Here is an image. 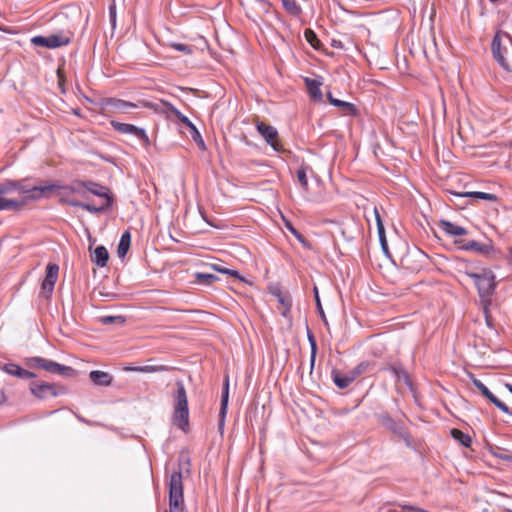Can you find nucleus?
I'll use <instances>...</instances> for the list:
<instances>
[{
    "label": "nucleus",
    "instance_id": "50",
    "mask_svg": "<svg viewBox=\"0 0 512 512\" xmlns=\"http://www.w3.org/2000/svg\"><path fill=\"white\" fill-rule=\"evenodd\" d=\"M327 99L329 101V103L332 105V101L333 100H337L336 98L333 97L332 93H327Z\"/></svg>",
    "mask_w": 512,
    "mask_h": 512
},
{
    "label": "nucleus",
    "instance_id": "13",
    "mask_svg": "<svg viewBox=\"0 0 512 512\" xmlns=\"http://www.w3.org/2000/svg\"><path fill=\"white\" fill-rule=\"evenodd\" d=\"M30 391L39 399H46L49 396L56 397L58 395L56 386L45 382H32L30 384Z\"/></svg>",
    "mask_w": 512,
    "mask_h": 512
},
{
    "label": "nucleus",
    "instance_id": "48",
    "mask_svg": "<svg viewBox=\"0 0 512 512\" xmlns=\"http://www.w3.org/2000/svg\"><path fill=\"white\" fill-rule=\"evenodd\" d=\"M279 301L285 306V309L286 310H289L290 309V303L286 302L285 299L283 297H280L279 298Z\"/></svg>",
    "mask_w": 512,
    "mask_h": 512
},
{
    "label": "nucleus",
    "instance_id": "24",
    "mask_svg": "<svg viewBox=\"0 0 512 512\" xmlns=\"http://www.w3.org/2000/svg\"><path fill=\"white\" fill-rule=\"evenodd\" d=\"M48 44L50 49H55L61 46L68 45L71 41V37L66 34H52L47 36Z\"/></svg>",
    "mask_w": 512,
    "mask_h": 512
},
{
    "label": "nucleus",
    "instance_id": "30",
    "mask_svg": "<svg viewBox=\"0 0 512 512\" xmlns=\"http://www.w3.org/2000/svg\"><path fill=\"white\" fill-rule=\"evenodd\" d=\"M26 204L25 200L18 199H4L0 197V211L15 210Z\"/></svg>",
    "mask_w": 512,
    "mask_h": 512
},
{
    "label": "nucleus",
    "instance_id": "44",
    "mask_svg": "<svg viewBox=\"0 0 512 512\" xmlns=\"http://www.w3.org/2000/svg\"><path fill=\"white\" fill-rule=\"evenodd\" d=\"M285 226L289 232H291L300 242H304L303 236L294 228L290 222H286Z\"/></svg>",
    "mask_w": 512,
    "mask_h": 512
},
{
    "label": "nucleus",
    "instance_id": "36",
    "mask_svg": "<svg viewBox=\"0 0 512 512\" xmlns=\"http://www.w3.org/2000/svg\"><path fill=\"white\" fill-rule=\"evenodd\" d=\"M169 46L185 55H190L193 53V47L187 44L171 42Z\"/></svg>",
    "mask_w": 512,
    "mask_h": 512
},
{
    "label": "nucleus",
    "instance_id": "3",
    "mask_svg": "<svg viewBox=\"0 0 512 512\" xmlns=\"http://www.w3.org/2000/svg\"><path fill=\"white\" fill-rule=\"evenodd\" d=\"M466 275L471 278L478 290V294L484 303V314L487 321V324L489 323V316H488V305L490 304V298L493 295L495 288H496V282H495V275L490 269L483 268L480 272H465Z\"/></svg>",
    "mask_w": 512,
    "mask_h": 512
},
{
    "label": "nucleus",
    "instance_id": "28",
    "mask_svg": "<svg viewBox=\"0 0 512 512\" xmlns=\"http://www.w3.org/2000/svg\"><path fill=\"white\" fill-rule=\"evenodd\" d=\"M458 197H472L476 199L481 200H487L490 202L497 201V196L495 194L486 193V192H479V191H470V192H464V193H455Z\"/></svg>",
    "mask_w": 512,
    "mask_h": 512
},
{
    "label": "nucleus",
    "instance_id": "14",
    "mask_svg": "<svg viewBox=\"0 0 512 512\" xmlns=\"http://www.w3.org/2000/svg\"><path fill=\"white\" fill-rule=\"evenodd\" d=\"M491 50L494 59L500 64L501 67H503L505 70H510L509 65L502 53V47H501V36L500 33H497L491 43Z\"/></svg>",
    "mask_w": 512,
    "mask_h": 512
},
{
    "label": "nucleus",
    "instance_id": "27",
    "mask_svg": "<svg viewBox=\"0 0 512 512\" xmlns=\"http://www.w3.org/2000/svg\"><path fill=\"white\" fill-rule=\"evenodd\" d=\"M381 424L387 429L391 430L393 433L401 434V426L396 421H394L387 413H382L378 416Z\"/></svg>",
    "mask_w": 512,
    "mask_h": 512
},
{
    "label": "nucleus",
    "instance_id": "52",
    "mask_svg": "<svg viewBox=\"0 0 512 512\" xmlns=\"http://www.w3.org/2000/svg\"><path fill=\"white\" fill-rule=\"evenodd\" d=\"M503 36L507 38L512 44V37L508 33H504Z\"/></svg>",
    "mask_w": 512,
    "mask_h": 512
},
{
    "label": "nucleus",
    "instance_id": "47",
    "mask_svg": "<svg viewBox=\"0 0 512 512\" xmlns=\"http://www.w3.org/2000/svg\"><path fill=\"white\" fill-rule=\"evenodd\" d=\"M315 292H316V302H317V307H318V310H319V313L321 315V318L323 319V321L326 322V318H325V314H324V311L322 309V306L320 304V300H319V297H318V294H317V289H315Z\"/></svg>",
    "mask_w": 512,
    "mask_h": 512
},
{
    "label": "nucleus",
    "instance_id": "5",
    "mask_svg": "<svg viewBox=\"0 0 512 512\" xmlns=\"http://www.w3.org/2000/svg\"><path fill=\"white\" fill-rule=\"evenodd\" d=\"M169 487V509L166 512H184V493H183V476L182 464L178 471L171 474L168 483Z\"/></svg>",
    "mask_w": 512,
    "mask_h": 512
},
{
    "label": "nucleus",
    "instance_id": "18",
    "mask_svg": "<svg viewBox=\"0 0 512 512\" xmlns=\"http://www.w3.org/2000/svg\"><path fill=\"white\" fill-rule=\"evenodd\" d=\"M374 214H375V220H376L378 237H379V242H380L381 248H382L383 252L386 255H388L389 249H388V243H387V239H386V235H385V228H384L381 216L376 207L374 208Z\"/></svg>",
    "mask_w": 512,
    "mask_h": 512
},
{
    "label": "nucleus",
    "instance_id": "51",
    "mask_svg": "<svg viewBox=\"0 0 512 512\" xmlns=\"http://www.w3.org/2000/svg\"><path fill=\"white\" fill-rule=\"evenodd\" d=\"M104 296L109 298V299H114L116 297V294H114V293H107Z\"/></svg>",
    "mask_w": 512,
    "mask_h": 512
},
{
    "label": "nucleus",
    "instance_id": "25",
    "mask_svg": "<svg viewBox=\"0 0 512 512\" xmlns=\"http://www.w3.org/2000/svg\"><path fill=\"white\" fill-rule=\"evenodd\" d=\"M463 250L466 251H475L480 254H489L492 251V246L489 244L480 243L477 241H469L468 243L462 246Z\"/></svg>",
    "mask_w": 512,
    "mask_h": 512
},
{
    "label": "nucleus",
    "instance_id": "21",
    "mask_svg": "<svg viewBox=\"0 0 512 512\" xmlns=\"http://www.w3.org/2000/svg\"><path fill=\"white\" fill-rule=\"evenodd\" d=\"M89 378L94 384L102 386H109L113 380L109 373L100 370L91 371Z\"/></svg>",
    "mask_w": 512,
    "mask_h": 512
},
{
    "label": "nucleus",
    "instance_id": "53",
    "mask_svg": "<svg viewBox=\"0 0 512 512\" xmlns=\"http://www.w3.org/2000/svg\"><path fill=\"white\" fill-rule=\"evenodd\" d=\"M505 387L512 393V384H505Z\"/></svg>",
    "mask_w": 512,
    "mask_h": 512
},
{
    "label": "nucleus",
    "instance_id": "45",
    "mask_svg": "<svg viewBox=\"0 0 512 512\" xmlns=\"http://www.w3.org/2000/svg\"><path fill=\"white\" fill-rule=\"evenodd\" d=\"M109 15H110V20H111L112 24L115 25V21H116V5H115V3H113L109 6Z\"/></svg>",
    "mask_w": 512,
    "mask_h": 512
},
{
    "label": "nucleus",
    "instance_id": "54",
    "mask_svg": "<svg viewBox=\"0 0 512 512\" xmlns=\"http://www.w3.org/2000/svg\"><path fill=\"white\" fill-rule=\"evenodd\" d=\"M337 45H338V42H336V40H333V46L337 47Z\"/></svg>",
    "mask_w": 512,
    "mask_h": 512
},
{
    "label": "nucleus",
    "instance_id": "9",
    "mask_svg": "<svg viewBox=\"0 0 512 512\" xmlns=\"http://www.w3.org/2000/svg\"><path fill=\"white\" fill-rule=\"evenodd\" d=\"M142 102L133 103L118 98H106L103 100V108L110 113H125L129 109L137 108L140 105L143 107Z\"/></svg>",
    "mask_w": 512,
    "mask_h": 512
},
{
    "label": "nucleus",
    "instance_id": "29",
    "mask_svg": "<svg viewBox=\"0 0 512 512\" xmlns=\"http://www.w3.org/2000/svg\"><path fill=\"white\" fill-rule=\"evenodd\" d=\"M131 235L129 231H125L119 241L117 253L119 257H124L130 248Z\"/></svg>",
    "mask_w": 512,
    "mask_h": 512
},
{
    "label": "nucleus",
    "instance_id": "17",
    "mask_svg": "<svg viewBox=\"0 0 512 512\" xmlns=\"http://www.w3.org/2000/svg\"><path fill=\"white\" fill-rule=\"evenodd\" d=\"M305 84L307 86L309 96L314 101L321 102L323 99V95L320 90L322 82L317 79L305 78Z\"/></svg>",
    "mask_w": 512,
    "mask_h": 512
},
{
    "label": "nucleus",
    "instance_id": "26",
    "mask_svg": "<svg viewBox=\"0 0 512 512\" xmlns=\"http://www.w3.org/2000/svg\"><path fill=\"white\" fill-rule=\"evenodd\" d=\"M123 370L126 372L154 373L164 371L166 367L163 365L125 366Z\"/></svg>",
    "mask_w": 512,
    "mask_h": 512
},
{
    "label": "nucleus",
    "instance_id": "37",
    "mask_svg": "<svg viewBox=\"0 0 512 512\" xmlns=\"http://www.w3.org/2000/svg\"><path fill=\"white\" fill-rule=\"evenodd\" d=\"M189 130H190L191 138L198 144V146L201 149H205V143L203 141V138H202L200 132L196 128V126L193 125L191 128H189Z\"/></svg>",
    "mask_w": 512,
    "mask_h": 512
},
{
    "label": "nucleus",
    "instance_id": "10",
    "mask_svg": "<svg viewBox=\"0 0 512 512\" xmlns=\"http://www.w3.org/2000/svg\"><path fill=\"white\" fill-rule=\"evenodd\" d=\"M256 128L261 136L275 151H282V145L279 142L278 131L276 128L263 122L257 123Z\"/></svg>",
    "mask_w": 512,
    "mask_h": 512
},
{
    "label": "nucleus",
    "instance_id": "23",
    "mask_svg": "<svg viewBox=\"0 0 512 512\" xmlns=\"http://www.w3.org/2000/svg\"><path fill=\"white\" fill-rule=\"evenodd\" d=\"M92 262L95 263L99 267H104L107 264L109 259V254L107 249L104 246H98L95 248L93 254L91 255Z\"/></svg>",
    "mask_w": 512,
    "mask_h": 512
},
{
    "label": "nucleus",
    "instance_id": "33",
    "mask_svg": "<svg viewBox=\"0 0 512 512\" xmlns=\"http://www.w3.org/2000/svg\"><path fill=\"white\" fill-rule=\"evenodd\" d=\"M195 278L200 284L211 285L218 277L214 274L198 272L195 274Z\"/></svg>",
    "mask_w": 512,
    "mask_h": 512
},
{
    "label": "nucleus",
    "instance_id": "35",
    "mask_svg": "<svg viewBox=\"0 0 512 512\" xmlns=\"http://www.w3.org/2000/svg\"><path fill=\"white\" fill-rule=\"evenodd\" d=\"M100 322L104 325H109V324H124L125 322V318L121 315H117V316H103L100 318Z\"/></svg>",
    "mask_w": 512,
    "mask_h": 512
},
{
    "label": "nucleus",
    "instance_id": "43",
    "mask_svg": "<svg viewBox=\"0 0 512 512\" xmlns=\"http://www.w3.org/2000/svg\"><path fill=\"white\" fill-rule=\"evenodd\" d=\"M211 267L213 268V270L217 271V272H220V273H223V274H228V275H231V276H235V277H238V272L236 270H231V269H227V268H222L220 267L219 265L217 264H212Z\"/></svg>",
    "mask_w": 512,
    "mask_h": 512
},
{
    "label": "nucleus",
    "instance_id": "19",
    "mask_svg": "<svg viewBox=\"0 0 512 512\" xmlns=\"http://www.w3.org/2000/svg\"><path fill=\"white\" fill-rule=\"evenodd\" d=\"M439 227L450 236H463L467 234V230L464 227L455 225L448 220H440Z\"/></svg>",
    "mask_w": 512,
    "mask_h": 512
},
{
    "label": "nucleus",
    "instance_id": "7",
    "mask_svg": "<svg viewBox=\"0 0 512 512\" xmlns=\"http://www.w3.org/2000/svg\"><path fill=\"white\" fill-rule=\"evenodd\" d=\"M143 107L152 109L155 112L158 113H164L168 116L174 115L180 123L185 125L187 128H191L194 124L189 120L188 117L183 115L178 109H176L172 104L165 102V101H159V102H150V101H143L142 102Z\"/></svg>",
    "mask_w": 512,
    "mask_h": 512
},
{
    "label": "nucleus",
    "instance_id": "42",
    "mask_svg": "<svg viewBox=\"0 0 512 512\" xmlns=\"http://www.w3.org/2000/svg\"><path fill=\"white\" fill-rule=\"evenodd\" d=\"M31 42L35 46L49 48L47 36H35L31 39Z\"/></svg>",
    "mask_w": 512,
    "mask_h": 512
},
{
    "label": "nucleus",
    "instance_id": "31",
    "mask_svg": "<svg viewBox=\"0 0 512 512\" xmlns=\"http://www.w3.org/2000/svg\"><path fill=\"white\" fill-rule=\"evenodd\" d=\"M332 105L342 109L345 115L354 116L357 114V109L354 104L342 100H333Z\"/></svg>",
    "mask_w": 512,
    "mask_h": 512
},
{
    "label": "nucleus",
    "instance_id": "32",
    "mask_svg": "<svg viewBox=\"0 0 512 512\" xmlns=\"http://www.w3.org/2000/svg\"><path fill=\"white\" fill-rule=\"evenodd\" d=\"M451 435L455 440L459 441L464 447H469L471 445V437L468 434L463 433L461 430L452 429Z\"/></svg>",
    "mask_w": 512,
    "mask_h": 512
},
{
    "label": "nucleus",
    "instance_id": "2",
    "mask_svg": "<svg viewBox=\"0 0 512 512\" xmlns=\"http://www.w3.org/2000/svg\"><path fill=\"white\" fill-rule=\"evenodd\" d=\"M55 185L29 186L24 180L6 179L0 182V197L4 199H15L14 194L23 195L21 200H39L47 192L53 191Z\"/></svg>",
    "mask_w": 512,
    "mask_h": 512
},
{
    "label": "nucleus",
    "instance_id": "38",
    "mask_svg": "<svg viewBox=\"0 0 512 512\" xmlns=\"http://www.w3.org/2000/svg\"><path fill=\"white\" fill-rule=\"evenodd\" d=\"M308 340H309V343H310V346H311L310 362H311V367L313 368L314 363H315V359H316L317 345H316V341H315V338H314L313 334L308 333Z\"/></svg>",
    "mask_w": 512,
    "mask_h": 512
},
{
    "label": "nucleus",
    "instance_id": "40",
    "mask_svg": "<svg viewBox=\"0 0 512 512\" xmlns=\"http://www.w3.org/2000/svg\"><path fill=\"white\" fill-rule=\"evenodd\" d=\"M306 40L311 44L312 47L316 48L319 44V40L315 32L311 29H306L304 32Z\"/></svg>",
    "mask_w": 512,
    "mask_h": 512
},
{
    "label": "nucleus",
    "instance_id": "16",
    "mask_svg": "<svg viewBox=\"0 0 512 512\" xmlns=\"http://www.w3.org/2000/svg\"><path fill=\"white\" fill-rule=\"evenodd\" d=\"M228 399H229V381L228 378L225 380V385L222 391L221 395V405H220V411H219V428L222 429L224 427L225 423V417L227 413L228 408Z\"/></svg>",
    "mask_w": 512,
    "mask_h": 512
},
{
    "label": "nucleus",
    "instance_id": "15",
    "mask_svg": "<svg viewBox=\"0 0 512 512\" xmlns=\"http://www.w3.org/2000/svg\"><path fill=\"white\" fill-rule=\"evenodd\" d=\"M2 370L9 375L16 376L21 379H31L36 376L33 372L23 369L22 367L14 363L5 364L2 367Z\"/></svg>",
    "mask_w": 512,
    "mask_h": 512
},
{
    "label": "nucleus",
    "instance_id": "46",
    "mask_svg": "<svg viewBox=\"0 0 512 512\" xmlns=\"http://www.w3.org/2000/svg\"><path fill=\"white\" fill-rule=\"evenodd\" d=\"M495 455L502 460L512 461V453H510V452L503 451L500 453H495Z\"/></svg>",
    "mask_w": 512,
    "mask_h": 512
},
{
    "label": "nucleus",
    "instance_id": "8",
    "mask_svg": "<svg viewBox=\"0 0 512 512\" xmlns=\"http://www.w3.org/2000/svg\"><path fill=\"white\" fill-rule=\"evenodd\" d=\"M110 124L115 131L121 134L133 135L134 137L139 139L144 147H148L150 145V139L143 128L137 127L133 124L118 122L115 120H112Z\"/></svg>",
    "mask_w": 512,
    "mask_h": 512
},
{
    "label": "nucleus",
    "instance_id": "41",
    "mask_svg": "<svg viewBox=\"0 0 512 512\" xmlns=\"http://www.w3.org/2000/svg\"><path fill=\"white\" fill-rule=\"evenodd\" d=\"M297 178H298V181L300 182L301 186L304 189H307L308 188V179H307L306 169L304 167H301L297 170Z\"/></svg>",
    "mask_w": 512,
    "mask_h": 512
},
{
    "label": "nucleus",
    "instance_id": "11",
    "mask_svg": "<svg viewBox=\"0 0 512 512\" xmlns=\"http://www.w3.org/2000/svg\"><path fill=\"white\" fill-rule=\"evenodd\" d=\"M469 377L474 386L481 392L484 397L491 401L503 413L511 414L509 407L500 401L495 395H493L491 391L479 379H477L473 374H470Z\"/></svg>",
    "mask_w": 512,
    "mask_h": 512
},
{
    "label": "nucleus",
    "instance_id": "6",
    "mask_svg": "<svg viewBox=\"0 0 512 512\" xmlns=\"http://www.w3.org/2000/svg\"><path fill=\"white\" fill-rule=\"evenodd\" d=\"M25 363L30 368L43 369L52 374L71 376L74 373V369L70 366H65L53 360L38 356L27 358Z\"/></svg>",
    "mask_w": 512,
    "mask_h": 512
},
{
    "label": "nucleus",
    "instance_id": "1",
    "mask_svg": "<svg viewBox=\"0 0 512 512\" xmlns=\"http://www.w3.org/2000/svg\"><path fill=\"white\" fill-rule=\"evenodd\" d=\"M55 185L62 196L60 201L90 213L102 212L112 205L109 189L94 181L74 180L68 185Z\"/></svg>",
    "mask_w": 512,
    "mask_h": 512
},
{
    "label": "nucleus",
    "instance_id": "34",
    "mask_svg": "<svg viewBox=\"0 0 512 512\" xmlns=\"http://www.w3.org/2000/svg\"><path fill=\"white\" fill-rule=\"evenodd\" d=\"M389 370L395 375L398 380H403L407 385H411L409 375L401 367H390Z\"/></svg>",
    "mask_w": 512,
    "mask_h": 512
},
{
    "label": "nucleus",
    "instance_id": "12",
    "mask_svg": "<svg viewBox=\"0 0 512 512\" xmlns=\"http://www.w3.org/2000/svg\"><path fill=\"white\" fill-rule=\"evenodd\" d=\"M59 267L56 264H48L46 275L42 282V292L45 298H50L53 293L55 283L58 279Z\"/></svg>",
    "mask_w": 512,
    "mask_h": 512
},
{
    "label": "nucleus",
    "instance_id": "22",
    "mask_svg": "<svg viewBox=\"0 0 512 512\" xmlns=\"http://www.w3.org/2000/svg\"><path fill=\"white\" fill-rule=\"evenodd\" d=\"M332 376L335 385L340 389L347 388L356 379L351 372L342 375L336 370L332 371Z\"/></svg>",
    "mask_w": 512,
    "mask_h": 512
},
{
    "label": "nucleus",
    "instance_id": "49",
    "mask_svg": "<svg viewBox=\"0 0 512 512\" xmlns=\"http://www.w3.org/2000/svg\"><path fill=\"white\" fill-rule=\"evenodd\" d=\"M6 401V395L3 390H0V404Z\"/></svg>",
    "mask_w": 512,
    "mask_h": 512
},
{
    "label": "nucleus",
    "instance_id": "20",
    "mask_svg": "<svg viewBox=\"0 0 512 512\" xmlns=\"http://www.w3.org/2000/svg\"><path fill=\"white\" fill-rule=\"evenodd\" d=\"M284 10L292 17L301 19L303 9L297 0H281Z\"/></svg>",
    "mask_w": 512,
    "mask_h": 512
},
{
    "label": "nucleus",
    "instance_id": "39",
    "mask_svg": "<svg viewBox=\"0 0 512 512\" xmlns=\"http://www.w3.org/2000/svg\"><path fill=\"white\" fill-rule=\"evenodd\" d=\"M370 364L369 362L367 361H364V362H361L360 364H358L353 370H351L350 372L353 374V376L355 378H357L358 376H360L361 374L365 373L368 368H369Z\"/></svg>",
    "mask_w": 512,
    "mask_h": 512
},
{
    "label": "nucleus",
    "instance_id": "4",
    "mask_svg": "<svg viewBox=\"0 0 512 512\" xmlns=\"http://www.w3.org/2000/svg\"><path fill=\"white\" fill-rule=\"evenodd\" d=\"M176 390L173 393V424L186 432L189 428L188 397L185 386L181 380L176 382Z\"/></svg>",
    "mask_w": 512,
    "mask_h": 512
},
{
    "label": "nucleus",
    "instance_id": "55",
    "mask_svg": "<svg viewBox=\"0 0 512 512\" xmlns=\"http://www.w3.org/2000/svg\"><path fill=\"white\" fill-rule=\"evenodd\" d=\"M337 45H338V42H336V40H333V46L337 47Z\"/></svg>",
    "mask_w": 512,
    "mask_h": 512
}]
</instances>
